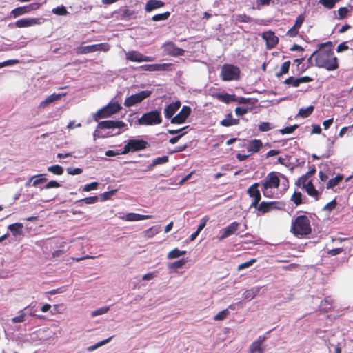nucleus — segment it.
Instances as JSON below:
<instances>
[{"label": "nucleus", "mask_w": 353, "mask_h": 353, "mask_svg": "<svg viewBox=\"0 0 353 353\" xmlns=\"http://www.w3.org/2000/svg\"><path fill=\"white\" fill-rule=\"evenodd\" d=\"M99 198L97 196H93L90 197H86L82 199L77 201V202H84L86 204H93L98 201Z\"/></svg>", "instance_id": "51"}, {"label": "nucleus", "mask_w": 353, "mask_h": 353, "mask_svg": "<svg viewBox=\"0 0 353 353\" xmlns=\"http://www.w3.org/2000/svg\"><path fill=\"white\" fill-rule=\"evenodd\" d=\"M151 91L149 90H143L134 94H132L125 99L124 105L126 107L133 106L149 97Z\"/></svg>", "instance_id": "8"}, {"label": "nucleus", "mask_w": 353, "mask_h": 353, "mask_svg": "<svg viewBox=\"0 0 353 353\" xmlns=\"http://www.w3.org/2000/svg\"><path fill=\"white\" fill-rule=\"evenodd\" d=\"M220 124L225 127H229L232 125H235L239 124V119H233L232 113H228L225 119H223Z\"/></svg>", "instance_id": "30"}, {"label": "nucleus", "mask_w": 353, "mask_h": 353, "mask_svg": "<svg viewBox=\"0 0 353 353\" xmlns=\"http://www.w3.org/2000/svg\"><path fill=\"white\" fill-rule=\"evenodd\" d=\"M99 186L98 182H92L84 185L83 190L85 192H90L91 190H97Z\"/></svg>", "instance_id": "52"}, {"label": "nucleus", "mask_w": 353, "mask_h": 353, "mask_svg": "<svg viewBox=\"0 0 353 353\" xmlns=\"http://www.w3.org/2000/svg\"><path fill=\"white\" fill-rule=\"evenodd\" d=\"M251 101L250 98H245L243 97H237L236 96V100H234L235 102H237L239 104H247L249 103Z\"/></svg>", "instance_id": "61"}, {"label": "nucleus", "mask_w": 353, "mask_h": 353, "mask_svg": "<svg viewBox=\"0 0 353 353\" xmlns=\"http://www.w3.org/2000/svg\"><path fill=\"white\" fill-rule=\"evenodd\" d=\"M343 179V175L339 174L334 178L330 179L326 184L327 189H331L338 185Z\"/></svg>", "instance_id": "33"}, {"label": "nucleus", "mask_w": 353, "mask_h": 353, "mask_svg": "<svg viewBox=\"0 0 353 353\" xmlns=\"http://www.w3.org/2000/svg\"><path fill=\"white\" fill-rule=\"evenodd\" d=\"M307 179L308 177L304 174L299 178L296 183L299 185H302L304 188V189H305L309 181Z\"/></svg>", "instance_id": "53"}, {"label": "nucleus", "mask_w": 353, "mask_h": 353, "mask_svg": "<svg viewBox=\"0 0 353 353\" xmlns=\"http://www.w3.org/2000/svg\"><path fill=\"white\" fill-rule=\"evenodd\" d=\"M290 232L299 238L310 234L312 227L309 217L306 215L297 216L292 222Z\"/></svg>", "instance_id": "3"}, {"label": "nucleus", "mask_w": 353, "mask_h": 353, "mask_svg": "<svg viewBox=\"0 0 353 353\" xmlns=\"http://www.w3.org/2000/svg\"><path fill=\"white\" fill-rule=\"evenodd\" d=\"M304 21L305 16L303 14H299L296 17L294 26L287 31L286 35L290 37H296L299 34V29L303 25Z\"/></svg>", "instance_id": "15"}, {"label": "nucleus", "mask_w": 353, "mask_h": 353, "mask_svg": "<svg viewBox=\"0 0 353 353\" xmlns=\"http://www.w3.org/2000/svg\"><path fill=\"white\" fill-rule=\"evenodd\" d=\"M127 124L122 121L105 120L100 121L97 128L99 129L126 128Z\"/></svg>", "instance_id": "13"}, {"label": "nucleus", "mask_w": 353, "mask_h": 353, "mask_svg": "<svg viewBox=\"0 0 353 353\" xmlns=\"http://www.w3.org/2000/svg\"><path fill=\"white\" fill-rule=\"evenodd\" d=\"M348 9L346 7H341L338 10L339 19H344L348 13Z\"/></svg>", "instance_id": "56"}, {"label": "nucleus", "mask_w": 353, "mask_h": 353, "mask_svg": "<svg viewBox=\"0 0 353 353\" xmlns=\"http://www.w3.org/2000/svg\"><path fill=\"white\" fill-rule=\"evenodd\" d=\"M170 16V12L168 11V12H165L161 14H157L154 15L152 17V19L154 21H164V20L168 19Z\"/></svg>", "instance_id": "42"}, {"label": "nucleus", "mask_w": 353, "mask_h": 353, "mask_svg": "<svg viewBox=\"0 0 353 353\" xmlns=\"http://www.w3.org/2000/svg\"><path fill=\"white\" fill-rule=\"evenodd\" d=\"M249 108L236 107L235 113L239 116H243L249 112Z\"/></svg>", "instance_id": "57"}, {"label": "nucleus", "mask_w": 353, "mask_h": 353, "mask_svg": "<svg viewBox=\"0 0 353 353\" xmlns=\"http://www.w3.org/2000/svg\"><path fill=\"white\" fill-rule=\"evenodd\" d=\"M94 52H97V51L108 52L110 48V45L106 43L94 44Z\"/></svg>", "instance_id": "44"}, {"label": "nucleus", "mask_w": 353, "mask_h": 353, "mask_svg": "<svg viewBox=\"0 0 353 353\" xmlns=\"http://www.w3.org/2000/svg\"><path fill=\"white\" fill-rule=\"evenodd\" d=\"M313 79L310 77L305 76L299 78H294L290 77L284 81V83L287 85H292L293 87H298L301 83H309L312 81Z\"/></svg>", "instance_id": "18"}, {"label": "nucleus", "mask_w": 353, "mask_h": 353, "mask_svg": "<svg viewBox=\"0 0 353 353\" xmlns=\"http://www.w3.org/2000/svg\"><path fill=\"white\" fill-rule=\"evenodd\" d=\"M109 309H110L109 307H103L99 308L96 310L92 311L91 312V316L92 317H94V316H97L99 315L104 314L106 312H108Z\"/></svg>", "instance_id": "50"}, {"label": "nucleus", "mask_w": 353, "mask_h": 353, "mask_svg": "<svg viewBox=\"0 0 353 353\" xmlns=\"http://www.w3.org/2000/svg\"><path fill=\"white\" fill-rule=\"evenodd\" d=\"M111 339H112V337H109L107 339L103 340V341L99 342L98 343H97L96 345L89 347L88 350L89 351L94 350L96 348L99 347L106 344L107 343H108L111 340Z\"/></svg>", "instance_id": "55"}, {"label": "nucleus", "mask_w": 353, "mask_h": 353, "mask_svg": "<svg viewBox=\"0 0 353 353\" xmlns=\"http://www.w3.org/2000/svg\"><path fill=\"white\" fill-rule=\"evenodd\" d=\"M126 59L132 62H143V61H152L153 58L148 56H145L141 52L135 50H131L125 54Z\"/></svg>", "instance_id": "12"}, {"label": "nucleus", "mask_w": 353, "mask_h": 353, "mask_svg": "<svg viewBox=\"0 0 353 353\" xmlns=\"http://www.w3.org/2000/svg\"><path fill=\"white\" fill-rule=\"evenodd\" d=\"M186 254V251L185 250H179L178 248H174L168 254V259H173L178 258L181 256L185 255Z\"/></svg>", "instance_id": "37"}, {"label": "nucleus", "mask_w": 353, "mask_h": 353, "mask_svg": "<svg viewBox=\"0 0 353 353\" xmlns=\"http://www.w3.org/2000/svg\"><path fill=\"white\" fill-rule=\"evenodd\" d=\"M212 96L213 98L227 104L236 100L235 94H230L228 93H214Z\"/></svg>", "instance_id": "24"}, {"label": "nucleus", "mask_w": 353, "mask_h": 353, "mask_svg": "<svg viewBox=\"0 0 353 353\" xmlns=\"http://www.w3.org/2000/svg\"><path fill=\"white\" fill-rule=\"evenodd\" d=\"M60 186H61V184L59 182L52 180V181H49L46 185L45 188L50 189V188H59Z\"/></svg>", "instance_id": "62"}, {"label": "nucleus", "mask_w": 353, "mask_h": 353, "mask_svg": "<svg viewBox=\"0 0 353 353\" xmlns=\"http://www.w3.org/2000/svg\"><path fill=\"white\" fill-rule=\"evenodd\" d=\"M39 19L37 18H23L17 20L14 25L17 28H27L39 24Z\"/></svg>", "instance_id": "21"}, {"label": "nucleus", "mask_w": 353, "mask_h": 353, "mask_svg": "<svg viewBox=\"0 0 353 353\" xmlns=\"http://www.w3.org/2000/svg\"><path fill=\"white\" fill-rule=\"evenodd\" d=\"M141 125H154L160 124L162 122L161 112L159 110H152L144 113L137 121Z\"/></svg>", "instance_id": "6"}, {"label": "nucleus", "mask_w": 353, "mask_h": 353, "mask_svg": "<svg viewBox=\"0 0 353 353\" xmlns=\"http://www.w3.org/2000/svg\"><path fill=\"white\" fill-rule=\"evenodd\" d=\"M274 127L269 122H261L259 125V130L260 132H268L270 130H272Z\"/></svg>", "instance_id": "47"}, {"label": "nucleus", "mask_w": 353, "mask_h": 353, "mask_svg": "<svg viewBox=\"0 0 353 353\" xmlns=\"http://www.w3.org/2000/svg\"><path fill=\"white\" fill-rule=\"evenodd\" d=\"M305 190L310 196L314 198L316 201L319 199L321 193L315 188L311 180L308 181V184Z\"/></svg>", "instance_id": "28"}, {"label": "nucleus", "mask_w": 353, "mask_h": 353, "mask_svg": "<svg viewBox=\"0 0 353 353\" xmlns=\"http://www.w3.org/2000/svg\"><path fill=\"white\" fill-rule=\"evenodd\" d=\"M290 65V61H287L282 63L280 71L276 74V76L279 77H281L283 74H286L289 72Z\"/></svg>", "instance_id": "39"}, {"label": "nucleus", "mask_w": 353, "mask_h": 353, "mask_svg": "<svg viewBox=\"0 0 353 353\" xmlns=\"http://www.w3.org/2000/svg\"><path fill=\"white\" fill-rule=\"evenodd\" d=\"M165 3L159 0H149L145 4L146 12H151L155 9L164 6Z\"/></svg>", "instance_id": "29"}, {"label": "nucleus", "mask_w": 353, "mask_h": 353, "mask_svg": "<svg viewBox=\"0 0 353 353\" xmlns=\"http://www.w3.org/2000/svg\"><path fill=\"white\" fill-rule=\"evenodd\" d=\"M23 227L22 223H15L9 225L8 228L14 236H17L21 233Z\"/></svg>", "instance_id": "34"}, {"label": "nucleus", "mask_w": 353, "mask_h": 353, "mask_svg": "<svg viewBox=\"0 0 353 353\" xmlns=\"http://www.w3.org/2000/svg\"><path fill=\"white\" fill-rule=\"evenodd\" d=\"M63 96H65L64 93H62V94L53 93L51 95H49L45 100L42 101L39 103V108H45L49 104L61 99V97Z\"/></svg>", "instance_id": "25"}, {"label": "nucleus", "mask_w": 353, "mask_h": 353, "mask_svg": "<svg viewBox=\"0 0 353 353\" xmlns=\"http://www.w3.org/2000/svg\"><path fill=\"white\" fill-rule=\"evenodd\" d=\"M280 177H282L288 182L287 178L277 172H269L263 180L259 182L261 185V190L265 197L272 198L273 196L272 190L277 189L279 187L281 183Z\"/></svg>", "instance_id": "2"}, {"label": "nucleus", "mask_w": 353, "mask_h": 353, "mask_svg": "<svg viewBox=\"0 0 353 353\" xmlns=\"http://www.w3.org/2000/svg\"><path fill=\"white\" fill-rule=\"evenodd\" d=\"M229 308H230L232 310L234 309V307L231 305L228 307V308L219 312L216 315H215L214 316L213 319L214 321H223V320L225 319L230 314V312L228 310Z\"/></svg>", "instance_id": "36"}, {"label": "nucleus", "mask_w": 353, "mask_h": 353, "mask_svg": "<svg viewBox=\"0 0 353 353\" xmlns=\"http://www.w3.org/2000/svg\"><path fill=\"white\" fill-rule=\"evenodd\" d=\"M186 263V260L184 259H180L177 261H175L170 265V268L176 269L182 267Z\"/></svg>", "instance_id": "54"}, {"label": "nucleus", "mask_w": 353, "mask_h": 353, "mask_svg": "<svg viewBox=\"0 0 353 353\" xmlns=\"http://www.w3.org/2000/svg\"><path fill=\"white\" fill-rule=\"evenodd\" d=\"M169 64L163 63V64H147L143 65L140 67V68L145 71H163L167 70L169 67Z\"/></svg>", "instance_id": "23"}, {"label": "nucleus", "mask_w": 353, "mask_h": 353, "mask_svg": "<svg viewBox=\"0 0 353 353\" xmlns=\"http://www.w3.org/2000/svg\"><path fill=\"white\" fill-rule=\"evenodd\" d=\"M263 38L266 41L267 47L269 49L274 48L279 42V38L272 31L264 32Z\"/></svg>", "instance_id": "19"}, {"label": "nucleus", "mask_w": 353, "mask_h": 353, "mask_svg": "<svg viewBox=\"0 0 353 353\" xmlns=\"http://www.w3.org/2000/svg\"><path fill=\"white\" fill-rule=\"evenodd\" d=\"M259 183H254L251 185L246 191L247 194L252 199L250 206V208H252L253 206H256L261 199V194L259 189Z\"/></svg>", "instance_id": "9"}, {"label": "nucleus", "mask_w": 353, "mask_h": 353, "mask_svg": "<svg viewBox=\"0 0 353 353\" xmlns=\"http://www.w3.org/2000/svg\"><path fill=\"white\" fill-rule=\"evenodd\" d=\"M148 146V143L143 139H132L124 145L121 154H125L129 152L142 150L147 148Z\"/></svg>", "instance_id": "7"}, {"label": "nucleus", "mask_w": 353, "mask_h": 353, "mask_svg": "<svg viewBox=\"0 0 353 353\" xmlns=\"http://www.w3.org/2000/svg\"><path fill=\"white\" fill-rule=\"evenodd\" d=\"M121 105L118 102L109 103L94 114V120L98 121L101 119L110 117L121 110Z\"/></svg>", "instance_id": "5"}, {"label": "nucleus", "mask_w": 353, "mask_h": 353, "mask_svg": "<svg viewBox=\"0 0 353 353\" xmlns=\"http://www.w3.org/2000/svg\"><path fill=\"white\" fill-rule=\"evenodd\" d=\"M265 339L264 336H259L258 339L250 345L249 353H263L265 350L263 343Z\"/></svg>", "instance_id": "17"}, {"label": "nucleus", "mask_w": 353, "mask_h": 353, "mask_svg": "<svg viewBox=\"0 0 353 353\" xmlns=\"http://www.w3.org/2000/svg\"><path fill=\"white\" fill-rule=\"evenodd\" d=\"M252 18L245 14H240L236 16V21L240 23H250Z\"/></svg>", "instance_id": "45"}, {"label": "nucleus", "mask_w": 353, "mask_h": 353, "mask_svg": "<svg viewBox=\"0 0 353 353\" xmlns=\"http://www.w3.org/2000/svg\"><path fill=\"white\" fill-rule=\"evenodd\" d=\"M256 260L254 259H251L249 261L243 263L239 265L238 270H241L245 269L246 268H248V267L251 266L254 262H256Z\"/></svg>", "instance_id": "60"}, {"label": "nucleus", "mask_w": 353, "mask_h": 353, "mask_svg": "<svg viewBox=\"0 0 353 353\" xmlns=\"http://www.w3.org/2000/svg\"><path fill=\"white\" fill-rule=\"evenodd\" d=\"M25 321V314L21 311L20 312V314L17 316H14L12 319V322L13 323H22Z\"/></svg>", "instance_id": "58"}, {"label": "nucleus", "mask_w": 353, "mask_h": 353, "mask_svg": "<svg viewBox=\"0 0 353 353\" xmlns=\"http://www.w3.org/2000/svg\"><path fill=\"white\" fill-rule=\"evenodd\" d=\"M77 54H85L94 52V44L86 46H79L75 50Z\"/></svg>", "instance_id": "35"}, {"label": "nucleus", "mask_w": 353, "mask_h": 353, "mask_svg": "<svg viewBox=\"0 0 353 353\" xmlns=\"http://www.w3.org/2000/svg\"><path fill=\"white\" fill-rule=\"evenodd\" d=\"M121 19H126L130 17L134 14V11L127 8L126 7L120 9Z\"/></svg>", "instance_id": "48"}, {"label": "nucleus", "mask_w": 353, "mask_h": 353, "mask_svg": "<svg viewBox=\"0 0 353 353\" xmlns=\"http://www.w3.org/2000/svg\"><path fill=\"white\" fill-rule=\"evenodd\" d=\"M52 12L57 15L64 16L68 14L67 9L65 6H58L52 10Z\"/></svg>", "instance_id": "46"}, {"label": "nucleus", "mask_w": 353, "mask_h": 353, "mask_svg": "<svg viewBox=\"0 0 353 353\" xmlns=\"http://www.w3.org/2000/svg\"><path fill=\"white\" fill-rule=\"evenodd\" d=\"M152 216L150 215H142L137 213H128L123 216L121 219L126 221H137L141 220H145L150 219Z\"/></svg>", "instance_id": "27"}, {"label": "nucleus", "mask_w": 353, "mask_h": 353, "mask_svg": "<svg viewBox=\"0 0 353 353\" xmlns=\"http://www.w3.org/2000/svg\"><path fill=\"white\" fill-rule=\"evenodd\" d=\"M164 50L168 54L173 57L183 56L185 50L176 46L172 41H168L163 44Z\"/></svg>", "instance_id": "14"}, {"label": "nucleus", "mask_w": 353, "mask_h": 353, "mask_svg": "<svg viewBox=\"0 0 353 353\" xmlns=\"http://www.w3.org/2000/svg\"><path fill=\"white\" fill-rule=\"evenodd\" d=\"M169 158L168 156H162L154 159L152 163L148 167L147 170H152L155 166L168 163Z\"/></svg>", "instance_id": "32"}, {"label": "nucleus", "mask_w": 353, "mask_h": 353, "mask_svg": "<svg viewBox=\"0 0 353 353\" xmlns=\"http://www.w3.org/2000/svg\"><path fill=\"white\" fill-rule=\"evenodd\" d=\"M299 127L297 124L294 125L287 126L283 129L279 130V132L282 134H291Z\"/></svg>", "instance_id": "49"}, {"label": "nucleus", "mask_w": 353, "mask_h": 353, "mask_svg": "<svg viewBox=\"0 0 353 353\" xmlns=\"http://www.w3.org/2000/svg\"><path fill=\"white\" fill-rule=\"evenodd\" d=\"M278 204L277 201H261L258 203L256 206H253L252 208L256 209L259 214H264L273 210L279 209Z\"/></svg>", "instance_id": "10"}, {"label": "nucleus", "mask_w": 353, "mask_h": 353, "mask_svg": "<svg viewBox=\"0 0 353 353\" xmlns=\"http://www.w3.org/2000/svg\"><path fill=\"white\" fill-rule=\"evenodd\" d=\"M239 226V223L236 221L231 223L222 230L221 235L219 237V240L222 241L223 239L235 233L237 231Z\"/></svg>", "instance_id": "20"}, {"label": "nucleus", "mask_w": 353, "mask_h": 353, "mask_svg": "<svg viewBox=\"0 0 353 353\" xmlns=\"http://www.w3.org/2000/svg\"><path fill=\"white\" fill-rule=\"evenodd\" d=\"M336 205V202L335 200H332V201L329 202L328 203L326 204V205L325 206V210H327L329 211H331L333 209L335 208Z\"/></svg>", "instance_id": "64"}, {"label": "nucleus", "mask_w": 353, "mask_h": 353, "mask_svg": "<svg viewBox=\"0 0 353 353\" xmlns=\"http://www.w3.org/2000/svg\"><path fill=\"white\" fill-rule=\"evenodd\" d=\"M333 45L331 41H327L319 45L312 57H314L315 66L333 71L339 68L338 59L334 56Z\"/></svg>", "instance_id": "1"}, {"label": "nucleus", "mask_w": 353, "mask_h": 353, "mask_svg": "<svg viewBox=\"0 0 353 353\" xmlns=\"http://www.w3.org/2000/svg\"><path fill=\"white\" fill-rule=\"evenodd\" d=\"M260 287H254L251 289L247 290L243 294L244 299L252 300L254 299L260 292Z\"/></svg>", "instance_id": "31"}, {"label": "nucleus", "mask_w": 353, "mask_h": 353, "mask_svg": "<svg viewBox=\"0 0 353 353\" xmlns=\"http://www.w3.org/2000/svg\"><path fill=\"white\" fill-rule=\"evenodd\" d=\"M82 172H83L82 169L79 168H67V172L71 175L80 174L82 173Z\"/></svg>", "instance_id": "59"}, {"label": "nucleus", "mask_w": 353, "mask_h": 353, "mask_svg": "<svg viewBox=\"0 0 353 353\" xmlns=\"http://www.w3.org/2000/svg\"><path fill=\"white\" fill-rule=\"evenodd\" d=\"M191 113V108L190 106L184 105L181 111L174 117L170 119L172 124H181L183 123Z\"/></svg>", "instance_id": "11"}, {"label": "nucleus", "mask_w": 353, "mask_h": 353, "mask_svg": "<svg viewBox=\"0 0 353 353\" xmlns=\"http://www.w3.org/2000/svg\"><path fill=\"white\" fill-rule=\"evenodd\" d=\"M220 77L223 81H238L241 77V70L236 65L225 63L221 67Z\"/></svg>", "instance_id": "4"}, {"label": "nucleus", "mask_w": 353, "mask_h": 353, "mask_svg": "<svg viewBox=\"0 0 353 353\" xmlns=\"http://www.w3.org/2000/svg\"><path fill=\"white\" fill-rule=\"evenodd\" d=\"M314 106L310 105L306 108H301L299 111L298 116L303 118H307L312 114L314 110Z\"/></svg>", "instance_id": "38"}, {"label": "nucleus", "mask_w": 353, "mask_h": 353, "mask_svg": "<svg viewBox=\"0 0 353 353\" xmlns=\"http://www.w3.org/2000/svg\"><path fill=\"white\" fill-rule=\"evenodd\" d=\"M263 147V143L260 139H253L249 141L247 150L251 154L258 152Z\"/></svg>", "instance_id": "26"}, {"label": "nucleus", "mask_w": 353, "mask_h": 353, "mask_svg": "<svg viewBox=\"0 0 353 353\" xmlns=\"http://www.w3.org/2000/svg\"><path fill=\"white\" fill-rule=\"evenodd\" d=\"M290 201L297 206L302 203V194L301 192L295 191L290 198Z\"/></svg>", "instance_id": "40"}, {"label": "nucleus", "mask_w": 353, "mask_h": 353, "mask_svg": "<svg viewBox=\"0 0 353 353\" xmlns=\"http://www.w3.org/2000/svg\"><path fill=\"white\" fill-rule=\"evenodd\" d=\"M39 6L38 3H32L25 6L17 7L11 11V14L13 17L16 18L22 14L29 13L32 10H37L39 8Z\"/></svg>", "instance_id": "16"}, {"label": "nucleus", "mask_w": 353, "mask_h": 353, "mask_svg": "<svg viewBox=\"0 0 353 353\" xmlns=\"http://www.w3.org/2000/svg\"><path fill=\"white\" fill-rule=\"evenodd\" d=\"M48 171L56 175H61L63 173V168L59 165H54L48 167Z\"/></svg>", "instance_id": "41"}, {"label": "nucleus", "mask_w": 353, "mask_h": 353, "mask_svg": "<svg viewBox=\"0 0 353 353\" xmlns=\"http://www.w3.org/2000/svg\"><path fill=\"white\" fill-rule=\"evenodd\" d=\"M343 251V249L342 248H334V249L330 250H328L327 253L329 254H330L331 256H335V255H337V254L341 253Z\"/></svg>", "instance_id": "63"}, {"label": "nucleus", "mask_w": 353, "mask_h": 353, "mask_svg": "<svg viewBox=\"0 0 353 353\" xmlns=\"http://www.w3.org/2000/svg\"><path fill=\"white\" fill-rule=\"evenodd\" d=\"M339 1L340 0H319V3H321L325 8L327 9H332Z\"/></svg>", "instance_id": "43"}, {"label": "nucleus", "mask_w": 353, "mask_h": 353, "mask_svg": "<svg viewBox=\"0 0 353 353\" xmlns=\"http://www.w3.org/2000/svg\"><path fill=\"white\" fill-rule=\"evenodd\" d=\"M181 102L179 101H176L168 105L164 109L165 117L167 119H172L174 117V114L180 108Z\"/></svg>", "instance_id": "22"}]
</instances>
